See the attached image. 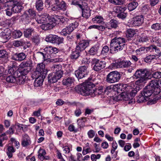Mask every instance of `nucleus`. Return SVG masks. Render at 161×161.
I'll return each instance as SVG.
<instances>
[{"label": "nucleus", "instance_id": "1", "mask_svg": "<svg viewBox=\"0 0 161 161\" xmlns=\"http://www.w3.org/2000/svg\"><path fill=\"white\" fill-rule=\"evenodd\" d=\"M136 34L135 30L131 28L127 29L125 32L126 40L123 37L116 36L111 40L110 42V48L114 49L116 52L122 50L125 45V42L127 41L132 40Z\"/></svg>", "mask_w": 161, "mask_h": 161}, {"label": "nucleus", "instance_id": "2", "mask_svg": "<svg viewBox=\"0 0 161 161\" xmlns=\"http://www.w3.org/2000/svg\"><path fill=\"white\" fill-rule=\"evenodd\" d=\"M94 84L92 82L86 81L83 83L82 85H79L75 87L76 91L83 96L90 95L91 97H94L97 94V90H95L93 89Z\"/></svg>", "mask_w": 161, "mask_h": 161}, {"label": "nucleus", "instance_id": "3", "mask_svg": "<svg viewBox=\"0 0 161 161\" xmlns=\"http://www.w3.org/2000/svg\"><path fill=\"white\" fill-rule=\"evenodd\" d=\"M157 84L154 81H152L143 90L141 94L137 98V102L138 103H142L146 102L149 99L150 97L154 93L152 89L154 86H156Z\"/></svg>", "mask_w": 161, "mask_h": 161}, {"label": "nucleus", "instance_id": "4", "mask_svg": "<svg viewBox=\"0 0 161 161\" xmlns=\"http://www.w3.org/2000/svg\"><path fill=\"white\" fill-rule=\"evenodd\" d=\"M122 74L117 71H113L107 76L106 81L108 83H113L118 81L121 78Z\"/></svg>", "mask_w": 161, "mask_h": 161}, {"label": "nucleus", "instance_id": "5", "mask_svg": "<svg viewBox=\"0 0 161 161\" xmlns=\"http://www.w3.org/2000/svg\"><path fill=\"white\" fill-rule=\"evenodd\" d=\"M47 73V70L45 69V65L43 63L38 64L36 68V70L34 71L32 75L33 77H36L35 76H42V78H45Z\"/></svg>", "mask_w": 161, "mask_h": 161}, {"label": "nucleus", "instance_id": "6", "mask_svg": "<svg viewBox=\"0 0 161 161\" xmlns=\"http://www.w3.org/2000/svg\"><path fill=\"white\" fill-rule=\"evenodd\" d=\"M92 62L93 65V69L96 71L98 72L106 67V63L105 61L94 58L92 60Z\"/></svg>", "mask_w": 161, "mask_h": 161}, {"label": "nucleus", "instance_id": "7", "mask_svg": "<svg viewBox=\"0 0 161 161\" xmlns=\"http://www.w3.org/2000/svg\"><path fill=\"white\" fill-rule=\"evenodd\" d=\"M11 31L10 29L6 28L0 33V42L5 43L11 37Z\"/></svg>", "mask_w": 161, "mask_h": 161}, {"label": "nucleus", "instance_id": "8", "mask_svg": "<svg viewBox=\"0 0 161 161\" xmlns=\"http://www.w3.org/2000/svg\"><path fill=\"white\" fill-rule=\"evenodd\" d=\"M89 42L87 40H82L78 43L76 47V49L81 53L82 52V53L85 55L86 54V53L85 50L89 46Z\"/></svg>", "mask_w": 161, "mask_h": 161}, {"label": "nucleus", "instance_id": "9", "mask_svg": "<svg viewBox=\"0 0 161 161\" xmlns=\"http://www.w3.org/2000/svg\"><path fill=\"white\" fill-rule=\"evenodd\" d=\"M142 77L138 79L135 82V84L136 85H139L141 83L143 82L148 78L150 75V72L147 69H141Z\"/></svg>", "mask_w": 161, "mask_h": 161}, {"label": "nucleus", "instance_id": "10", "mask_svg": "<svg viewBox=\"0 0 161 161\" xmlns=\"http://www.w3.org/2000/svg\"><path fill=\"white\" fill-rule=\"evenodd\" d=\"M115 87L117 89V92L120 94L122 92H127L130 91V89L131 88V86L127 84H117L115 85Z\"/></svg>", "mask_w": 161, "mask_h": 161}, {"label": "nucleus", "instance_id": "11", "mask_svg": "<svg viewBox=\"0 0 161 161\" xmlns=\"http://www.w3.org/2000/svg\"><path fill=\"white\" fill-rule=\"evenodd\" d=\"M117 99L116 100H122L125 101H129V103L133 102V99L131 98L129 93L127 92H122L118 96H117Z\"/></svg>", "mask_w": 161, "mask_h": 161}, {"label": "nucleus", "instance_id": "12", "mask_svg": "<svg viewBox=\"0 0 161 161\" xmlns=\"http://www.w3.org/2000/svg\"><path fill=\"white\" fill-rule=\"evenodd\" d=\"M23 80L24 79L20 80V77L14 76V75H12L8 76L6 78V80L8 82L16 83L19 85L24 84V80Z\"/></svg>", "mask_w": 161, "mask_h": 161}, {"label": "nucleus", "instance_id": "13", "mask_svg": "<svg viewBox=\"0 0 161 161\" xmlns=\"http://www.w3.org/2000/svg\"><path fill=\"white\" fill-rule=\"evenodd\" d=\"M143 16L141 15L132 18L131 23L133 26H139L143 24Z\"/></svg>", "mask_w": 161, "mask_h": 161}, {"label": "nucleus", "instance_id": "14", "mask_svg": "<svg viewBox=\"0 0 161 161\" xmlns=\"http://www.w3.org/2000/svg\"><path fill=\"white\" fill-rule=\"evenodd\" d=\"M62 76L61 74L60 73L57 74L55 72H53L49 74L48 75V81L52 83H55L60 79Z\"/></svg>", "mask_w": 161, "mask_h": 161}, {"label": "nucleus", "instance_id": "15", "mask_svg": "<svg viewBox=\"0 0 161 161\" xmlns=\"http://www.w3.org/2000/svg\"><path fill=\"white\" fill-rule=\"evenodd\" d=\"M26 54L23 53H17L12 55L11 59L17 61H21L25 59L26 57Z\"/></svg>", "mask_w": 161, "mask_h": 161}, {"label": "nucleus", "instance_id": "16", "mask_svg": "<svg viewBox=\"0 0 161 161\" xmlns=\"http://www.w3.org/2000/svg\"><path fill=\"white\" fill-rule=\"evenodd\" d=\"M30 70V69L26 68H23L20 67L18 69V77H20V80L24 79V84L25 81V78H24L23 76H25L26 75Z\"/></svg>", "mask_w": 161, "mask_h": 161}, {"label": "nucleus", "instance_id": "17", "mask_svg": "<svg viewBox=\"0 0 161 161\" xmlns=\"http://www.w3.org/2000/svg\"><path fill=\"white\" fill-rule=\"evenodd\" d=\"M56 25V23L49 20V22L45 23L41 25L42 29L44 30H47L52 29Z\"/></svg>", "mask_w": 161, "mask_h": 161}, {"label": "nucleus", "instance_id": "18", "mask_svg": "<svg viewBox=\"0 0 161 161\" xmlns=\"http://www.w3.org/2000/svg\"><path fill=\"white\" fill-rule=\"evenodd\" d=\"M36 12L32 8H30L26 11L24 14V16L25 18H30L34 19L36 16Z\"/></svg>", "mask_w": 161, "mask_h": 161}, {"label": "nucleus", "instance_id": "19", "mask_svg": "<svg viewBox=\"0 0 161 161\" xmlns=\"http://www.w3.org/2000/svg\"><path fill=\"white\" fill-rule=\"evenodd\" d=\"M152 81H155L156 82V84H157L156 86H154L153 87V88H152L153 90L154 94H158L160 92L161 90L159 87H161V80H159V82H158L157 80H152L149 83H151Z\"/></svg>", "mask_w": 161, "mask_h": 161}, {"label": "nucleus", "instance_id": "20", "mask_svg": "<svg viewBox=\"0 0 161 161\" xmlns=\"http://www.w3.org/2000/svg\"><path fill=\"white\" fill-rule=\"evenodd\" d=\"M36 77L34 78L33 77L32 75L31 77L33 79H35L34 83V86L35 87H38L42 85L43 80L45 78H42V77L39 76H35Z\"/></svg>", "mask_w": 161, "mask_h": 161}, {"label": "nucleus", "instance_id": "21", "mask_svg": "<svg viewBox=\"0 0 161 161\" xmlns=\"http://www.w3.org/2000/svg\"><path fill=\"white\" fill-rule=\"evenodd\" d=\"M100 48V45L96 44L92 46L88 51V54L91 55H95L97 54Z\"/></svg>", "mask_w": 161, "mask_h": 161}, {"label": "nucleus", "instance_id": "22", "mask_svg": "<svg viewBox=\"0 0 161 161\" xmlns=\"http://www.w3.org/2000/svg\"><path fill=\"white\" fill-rule=\"evenodd\" d=\"M31 144L29 137L27 134H24L23 136L21 142V145L23 147H26Z\"/></svg>", "mask_w": 161, "mask_h": 161}, {"label": "nucleus", "instance_id": "23", "mask_svg": "<svg viewBox=\"0 0 161 161\" xmlns=\"http://www.w3.org/2000/svg\"><path fill=\"white\" fill-rule=\"evenodd\" d=\"M44 50L45 52L48 54V55H49L50 56L51 54H55L58 51V50L57 48L51 46L46 47L44 48Z\"/></svg>", "mask_w": 161, "mask_h": 161}, {"label": "nucleus", "instance_id": "24", "mask_svg": "<svg viewBox=\"0 0 161 161\" xmlns=\"http://www.w3.org/2000/svg\"><path fill=\"white\" fill-rule=\"evenodd\" d=\"M8 72L9 74L14 75V76H18V69L15 65H12L8 67Z\"/></svg>", "mask_w": 161, "mask_h": 161}, {"label": "nucleus", "instance_id": "25", "mask_svg": "<svg viewBox=\"0 0 161 161\" xmlns=\"http://www.w3.org/2000/svg\"><path fill=\"white\" fill-rule=\"evenodd\" d=\"M85 54L75 49V51L73 52L70 56V58L73 60L77 59L79 57H83L85 56Z\"/></svg>", "mask_w": 161, "mask_h": 161}, {"label": "nucleus", "instance_id": "26", "mask_svg": "<svg viewBox=\"0 0 161 161\" xmlns=\"http://www.w3.org/2000/svg\"><path fill=\"white\" fill-rule=\"evenodd\" d=\"M82 11V16L87 19L91 15V10L89 7H87L86 8H83Z\"/></svg>", "mask_w": 161, "mask_h": 161}, {"label": "nucleus", "instance_id": "27", "mask_svg": "<svg viewBox=\"0 0 161 161\" xmlns=\"http://www.w3.org/2000/svg\"><path fill=\"white\" fill-rule=\"evenodd\" d=\"M35 6L37 11L39 12L42 11L44 8L42 0H36Z\"/></svg>", "mask_w": 161, "mask_h": 161}, {"label": "nucleus", "instance_id": "28", "mask_svg": "<svg viewBox=\"0 0 161 161\" xmlns=\"http://www.w3.org/2000/svg\"><path fill=\"white\" fill-rule=\"evenodd\" d=\"M29 42L26 40L20 39L19 41H15L13 42V45L15 47H19L20 46H23L26 44H28Z\"/></svg>", "mask_w": 161, "mask_h": 161}, {"label": "nucleus", "instance_id": "29", "mask_svg": "<svg viewBox=\"0 0 161 161\" xmlns=\"http://www.w3.org/2000/svg\"><path fill=\"white\" fill-rule=\"evenodd\" d=\"M23 8V7L20 4V3L18 1L17 3L12 8V10L14 13H19L21 12Z\"/></svg>", "mask_w": 161, "mask_h": 161}, {"label": "nucleus", "instance_id": "30", "mask_svg": "<svg viewBox=\"0 0 161 161\" xmlns=\"http://www.w3.org/2000/svg\"><path fill=\"white\" fill-rule=\"evenodd\" d=\"M53 68V72H55L56 74H58L59 73L61 74V75L62 76L63 74V71L61 70L62 67L61 65L58 64H54L52 67Z\"/></svg>", "mask_w": 161, "mask_h": 161}, {"label": "nucleus", "instance_id": "31", "mask_svg": "<svg viewBox=\"0 0 161 161\" xmlns=\"http://www.w3.org/2000/svg\"><path fill=\"white\" fill-rule=\"evenodd\" d=\"M75 75L78 79H82L87 75V74H85V73L81 71L79 69L75 71Z\"/></svg>", "mask_w": 161, "mask_h": 161}, {"label": "nucleus", "instance_id": "32", "mask_svg": "<svg viewBox=\"0 0 161 161\" xmlns=\"http://www.w3.org/2000/svg\"><path fill=\"white\" fill-rule=\"evenodd\" d=\"M75 75L78 79H82L87 75V74H85V73L81 71L79 69L75 71Z\"/></svg>", "mask_w": 161, "mask_h": 161}, {"label": "nucleus", "instance_id": "33", "mask_svg": "<svg viewBox=\"0 0 161 161\" xmlns=\"http://www.w3.org/2000/svg\"><path fill=\"white\" fill-rule=\"evenodd\" d=\"M74 80L73 78L69 77L63 80L62 81L63 84L67 86H70L74 83Z\"/></svg>", "mask_w": 161, "mask_h": 161}, {"label": "nucleus", "instance_id": "34", "mask_svg": "<svg viewBox=\"0 0 161 161\" xmlns=\"http://www.w3.org/2000/svg\"><path fill=\"white\" fill-rule=\"evenodd\" d=\"M92 21L94 23L103 24V19L102 17L100 16L97 15L92 19Z\"/></svg>", "mask_w": 161, "mask_h": 161}, {"label": "nucleus", "instance_id": "35", "mask_svg": "<svg viewBox=\"0 0 161 161\" xmlns=\"http://www.w3.org/2000/svg\"><path fill=\"white\" fill-rule=\"evenodd\" d=\"M139 90V87H137V86L136 87L132 88L131 87V88L130 89V91H128L130 96L131 98H133L136 95L137 92Z\"/></svg>", "mask_w": 161, "mask_h": 161}, {"label": "nucleus", "instance_id": "36", "mask_svg": "<svg viewBox=\"0 0 161 161\" xmlns=\"http://www.w3.org/2000/svg\"><path fill=\"white\" fill-rule=\"evenodd\" d=\"M57 36V35L50 34L47 36L45 39L46 41L55 43Z\"/></svg>", "mask_w": 161, "mask_h": 161}, {"label": "nucleus", "instance_id": "37", "mask_svg": "<svg viewBox=\"0 0 161 161\" xmlns=\"http://www.w3.org/2000/svg\"><path fill=\"white\" fill-rule=\"evenodd\" d=\"M72 31L69 25L63 29L60 32V34L63 36H66L70 34Z\"/></svg>", "mask_w": 161, "mask_h": 161}, {"label": "nucleus", "instance_id": "38", "mask_svg": "<svg viewBox=\"0 0 161 161\" xmlns=\"http://www.w3.org/2000/svg\"><path fill=\"white\" fill-rule=\"evenodd\" d=\"M138 3L136 2L133 1L129 3L128 5V8L130 11L134 10L138 5Z\"/></svg>", "mask_w": 161, "mask_h": 161}, {"label": "nucleus", "instance_id": "39", "mask_svg": "<svg viewBox=\"0 0 161 161\" xmlns=\"http://www.w3.org/2000/svg\"><path fill=\"white\" fill-rule=\"evenodd\" d=\"M18 2V1L17 0H10L8 2H5L3 6L5 7L7 6L8 7H13Z\"/></svg>", "mask_w": 161, "mask_h": 161}, {"label": "nucleus", "instance_id": "40", "mask_svg": "<svg viewBox=\"0 0 161 161\" xmlns=\"http://www.w3.org/2000/svg\"><path fill=\"white\" fill-rule=\"evenodd\" d=\"M7 149L8 151L6 152L7 154L8 158H10L12 157L13 153L15 152V150L13 147L11 146H8Z\"/></svg>", "mask_w": 161, "mask_h": 161}, {"label": "nucleus", "instance_id": "41", "mask_svg": "<svg viewBox=\"0 0 161 161\" xmlns=\"http://www.w3.org/2000/svg\"><path fill=\"white\" fill-rule=\"evenodd\" d=\"M32 64L31 61H27L25 62H22L20 65L21 67L31 69L30 67L32 66Z\"/></svg>", "mask_w": 161, "mask_h": 161}, {"label": "nucleus", "instance_id": "42", "mask_svg": "<svg viewBox=\"0 0 161 161\" xmlns=\"http://www.w3.org/2000/svg\"><path fill=\"white\" fill-rule=\"evenodd\" d=\"M37 54L39 56L42 58L44 61L49 59L51 58V56L48 55V54H47V53L45 52V53L38 52L37 53Z\"/></svg>", "mask_w": 161, "mask_h": 161}, {"label": "nucleus", "instance_id": "43", "mask_svg": "<svg viewBox=\"0 0 161 161\" xmlns=\"http://www.w3.org/2000/svg\"><path fill=\"white\" fill-rule=\"evenodd\" d=\"M123 61L120 60H116L115 63L112 64V67L115 68H121L123 67Z\"/></svg>", "mask_w": 161, "mask_h": 161}, {"label": "nucleus", "instance_id": "44", "mask_svg": "<svg viewBox=\"0 0 161 161\" xmlns=\"http://www.w3.org/2000/svg\"><path fill=\"white\" fill-rule=\"evenodd\" d=\"M34 31L32 28H28L25 30L24 31V35L25 37L29 38L31 36V34Z\"/></svg>", "mask_w": 161, "mask_h": 161}, {"label": "nucleus", "instance_id": "45", "mask_svg": "<svg viewBox=\"0 0 161 161\" xmlns=\"http://www.w3.org/2000/svg\"><path fill=\"white\" fill-rule=\"evenodd\" d=\"M109 24L112 28L116 29L118 26L119 22L115 19H112L109 22Z\"/></svg>", "mask_w": 161, "mask_h": 161}, {"label": "nucleus", "instance_id": "46", "mask_svg": "<svg viewBox=\"0 0 161 161\" xmlns=\"http://www.w3.org/2000/svg\"><path fill=\"white\" fill-rule=\"evenodd\" d=\"M152 42L153 44H155L156 45L161 47V39L158 37H153Z\"/></svg>", "mask_w": 161, "mask_h": 161}, {"label": "nucleus", "instance_id": "47", "mask_svg": "<svg viewBox=\"0 0 161 161\" xmlns=\"http://www.w3.org/2000/svg\"><path fill=\"white\" fill-rule=\"evenodd\" d=\"M22 35V32L19 30H16L12 32L13 37L14 38H20Z\"/></svg>", "mask_w": 161, "mask_h": 161}, {"label": "nucleus", "instance_id": "48", "mask_svg": "<svg viewBox=\"0 0 161 161\" xmlns=\"http://www.w3.org/2000/svg\"><path fill=\"white\" fill-rule=\"evenodd\" d=\"M126 9V8L125 7L117 6L115 8V12L117 14L122 13Z\"/></svg>", "mask_w": 161, "mask_h": 161}, {"label": "nucleus", "instance_id": "49", "mask_svg": "<svg viewBox=\"0 0 161 161\" xmlns=\"http://www.w3.org/2000/svg\"><path fill=\"white\" fill-rule=\"evenodd\" d=\"M79 25V23L78 21H75L70 24L69 26L70 27L71 31L72 32Z\"/></svg>", "mask_w": 161, "mask_h": 161}, {"label": "nucleus", "instance_id": "50", "mask_svg": "<svg viewBox=\"0 0 161 161\" xmlns=\"http://www.w3.org/2000/svg\"><path fill=\"white\" fill-rule=\"evenodd\" d=\"M156 56L154 55H149L144 58V61L147 63L151 62V61L155 58Z\"/></svg>", "mask_w": 161, "mask_h": 161}, {"label": "nucleus", "instance_id": "51", "mask_svg": "<svg viewBox=\"0 0 161 161\" xmlns=\"http://www.w3.org/2000/svg\"><path fill=\"white\" fill-rule=\"evenodd\" d=\"M33 42L35 45H38L40 42V38L39 36H35L32 38Z\"/></svg>", "mask_w": 161, "mask_h": 161}, {"label": "nucleus", "instance_id": "52", "mask_svg": "<svg viewBox=\"0 0 161 161\" xmlns=\"http://www.w3.org/2000/svg\"><path fill=\"white\" fill-rule=\"evenodd\" d=\"M8 56V53L5 50L0 49V58H7Z\"/></svg>", "mask_w": 161, "mask_h": 161}, {"label": "nucleus", "instance_id": "53", "mask_svg": "<svg viewBox=\"0 0 161 161\" xmlns=\"http://www.w3.org/2000/svg\"><path fill=\"white\" fill-rule=\"evenodd\" d=\"M141 69L137 70L134 75V78L136 79L141 78L142 77Z\"/></svg>", "mask_w": 161, "mask_h": 161}, {"label": "nucleus", "instance_id": "54", "mask_svg": "<svg viewBox=\"0 0 161 161\" xmlns=\"http://www.w3.org/2000/svg\"><path fill=\"white\" fill-rule=\"evenodd\" d=\"M59 10H63L64 11L66 9V4L64 2L61 1L58 4H57Z\"/></svg>", "mask_w": 161, "mask_h": 161}, {"label": "nucleus", "instance_id": "55", "mask_svg": "<svg viewBox=\"0 0 161 161\" xmlns=\"http://www.w3.org/2000/svg\"><path fill=\"white\" fill-rule=\"evenodd\" d=\"M151 28L155 31L159 30L161 29V25L159 23H155L151 25Z\"/></svg>", "mask_w": 161, "mask_h": 161}, {"label": "nucleus", "instance_id": "56", "mask_svg": "<svg viewBox=\"0 0 161 161\" xmlns=\"http://www.w3.org/2000/svg\"><path fill=\"white\" fill-rule=\"evenodd\" d=\"M109 50V47L107 46H105L102 48L101 52V54L104 56L106 55Z\"/></svg>", "mask_w": 161, "mask_h": 161}, {"label": "nucleus", "instance_id": "57", "mask_svg": "<svg viewBox=\"0 0 161 161\" xmlns=\"http://www.w3.org/2000/svg\"><path fill=\"white\" fill-rule=\"evenodd\" d=\"M149 37L147 36H142L138 39V43H144L147 42L149 40Z\"/></svg>", "mask_w": 161, "mask_h": 161}, {"label": "nucleus", "instance_id": "58", "mask_svg": "<svg viewBox=\"0 0 161 161\" xmlns=\"http://www.w3.org/2000/svg\"><path fill=\"white\" fill-rule=\"evenodd\" d=\"M71 4L79 7L81 9L83 7L82 5L79 2L76 1V0H72Z\"/></svg>", "mask_w": 161, "mask_h": 161}, {"label": "nucleus", "instance_id": "59", "mask_svg": "<svg viewBox=\"0 0 161 161\" xmlns=\"http://www.w3.org/2000/svg\"><path fill=\"white\" fill-rule=\"evenodd\" d=\"M110 3L115 5H120L123 4L122 0H108Z\"/></svg>", "mask_w": 161, "mask_h": 161}, {"label": "nucleus", "instance_id": "60", "mask_svg": "<svg viewBox=\"0 0 161 161\" xmlns=\"http://www.w3.org/2000/svg\"><path fill=\"white\" fill-rule=\"evenodd\" d=\"M127 14L125 12L119 14H117V17L122 19H125L127 16Z\"/></svg>", "mask_w": 161, "mask_h": 161}, {"label": "nucleus", "instance_id": "61", "mask_svg": "<svg viewBox=\"0 0 161 161\" xmlns=\"http://www.w3.org/2000/svg\"><path fill=\"white\" fill-rule=\"evenodd\" d=\"M62 18V16H59L58 15H54L53 17L52 18L51 21H53L56 23V22H58L59 20L61 19V18Z\"/></svg>", "mask_w": 161, "mask_h": 161}, {"label": "nucleus", "instance_id": "62", "mask_svg": "<svg viewBox=\"0 0 161 161\" xmlns=\"http://www.w3.org/2000/svg\"><path fill=\"white\" fill-rule=\"evenodd\" d=\"M152 76L155 79H159L161 78V72L157 71L152 74Z\"/></svg>", "mask_w": 161, "mask_h": 161}, {"label": "nucleus", "instance_id": "63", "mask_svg": "<svg viewBox=\"0 0 161 161\" xmlns=\"http://www.w3.org/2000/svg\"><path fill=\"white\" fill-rule=\"evenodd\" d=\"M89 61L86 58H83L81 61V64L82 66H87L88 67V64Z\"/></svg>", "mask_w": 161, "mask_h": 161}, {"label": "nucleus", "instance_id": "64", "mask_svg": "<svg viewBox=\"0 0 161 161\" xmlns=\"http://www.w3.org/2000/svg\"><path fill=\"white\" fill-rule=\"evenodd\" d=\"M64 39L63 37H60L57 36L55 43L59 44L63 43Z\"/></svg>", "mask_w": 161, "mask_h": 161}]
</instances>
